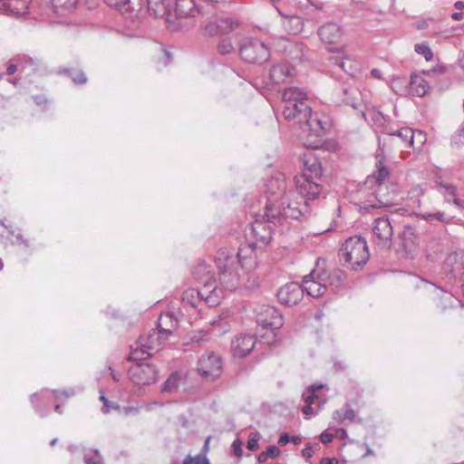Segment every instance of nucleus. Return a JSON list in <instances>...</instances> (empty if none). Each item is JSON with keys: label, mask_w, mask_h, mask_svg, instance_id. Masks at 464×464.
Here are the masks:
<instances>
[{"label": "nucleus", "mask_w": 464, "mask_h": 464, "mask_svg": "<svg viewBox=\"0 0 464 464\" xmlns=\"http://www.w3.org/2000/svg\"><path fill=\"white\" fill-rule=\"evenodd\" d=\"M260 435L258 432H251L248 437V440L246 443V448L251 451H256L259 449V441Z\"/></svg>", "instance_id": "obj_48"}, {"label": "nucleus", "mask_w": 464, "mask_h": 464, "mask_svg": "<svg viewBox=\"0 0 464 464\" xmlns=\"http://www.w3.org/2000/svg\"><path fill=\"white\" fill-rule=\"evenodd\" d=\"M182 375L179 372H173L169 374L167 380L160 387L161 394H173L176 393L182 382Z\"/></svg>", "instance_id": "obj_30"}, {"label": "nucleus", "mask_w": 464, "mask_h": 464, "mask_svg": "<svg viewBox=\"0 0 464 464\" xmlns=\"http://www.w3.org/2000/svg\"><path fill=\"white\" fill-rule=\"evenodd\" d=\"M414 50L417 53L423 55L427 62L431 61L433 58V53L431 49L425 44H415Z\"/></svg>", "instance_id": "obj_46"}, {"label": "nucleus", "mask_w": 464, "mask_h": 464, "mask_svg": "<svg viewBox=\"0 0 464 464\" xmlns=\"http://www.w3.org/2000/svg\"><path fill=\"white\" fill-rule=\"evenodd\" d=\"M222 299V290L214 286L209 289L208 286H201L199 289L188 288L182 294V302L193 308H198L200 304L213 307L219 304Z\"/></svg>", "instance_id": "obj_6"}, {"label": "nucleus", "mask_w": 464, "mask_h": 464, "mask_svg": "<svg viewBox=\"0 0 464 464\" xmlns=\"http://www.w3.org/2000/svg\"><path fill=\"white\" fill-rule=\"evenodd\" d=\"M151 345H146L142 343L140 344L137 343L135 348H131V352L128 357L129 361L137 362H144L143 361L150 358L151 356L150 353H148V349H150Z\"/></svg>", "instance_id": "obj_32"}, {"label": "nucleus", "mask_w": 464, "mask_h": 464, "mask_svg": "<svg viewBox=\"0 0 464 464\" xmlns=\"http://www.w3.org/2000/svg\"><path fill=\"white\" fill-rule=\"evenodd\" d=\"M141 13H145V0H126V12L131 18L139 17Z\"/></svg>", "instance_id": "obj_34"}, {"label": "nucleus", "mask_w": 464, "mask_h": 464, "mask_svg": "<svg viewBox=\"0 0 464 464\" xmlns=\"http://www.w3.org/2000/svg\"><path fill=\"white\" fill-rule=\"evenodd\" d=\"M32 0H2V10L14 16H22L28 13Z\"/></svg>", "instance_id": "obj_22"}, {"label": "nucleus", "mask_w": 464, "mask_h": 464, "mask_svg": "<svg viewBox=\"0 0 464 464\" xmlns=\"http://www.w3.org/2000/svg\"><path fill=\"white\" fill-rule=\"evenodd\" d=\"M130 379L138 385L154 383L158 377V370L148 362H137L129 369Z\"/></svg>", "instance_id": "obj_11"}, {"label": "nucleus", "mask_w": 464, "mask_h": 464, "mask_svg": "<svg viewBox=\"0 0 464 464\" xmlns=\"http://www.w3.org/2000/svg\"><path fill=\"white\" fill-rule=\"evenodd\" d=\"M108 5L113 6L123 14L126 12V0H106Z\"/></svg>", "instance_id": "obj_53"}, {"label": "nucleus", "mask_w": 464, "mask_h": 464, "mask_svg": "<svg viewBox=\"0 0 464 464\" xmlns=\"http://www.w3.org/2000/svg\"><path fill=\"white\" fill-rule=\"evenodd\" d=\"M169 10L167 0H145V13H149L154 17H163Z\"/></svg>", "instance_id": "obj_28"}, {"label": "nucleus", "mask_w": 464, "mask_h": 464, "mask_svg": "<svg viewBox=\"0 0 464 464\" xmlns=\"http://www.w3.org/2000/svg\"><path fill=\"white\" fill-rule=\"evenodd\" d=\"M429 84L422 77L412 75L410 81V92L418 97H422L426 94Z\"/></svg>", "instance_id": "obj_31"}, {"label": "nucleus", "mask_w": 464, "mask_h": 464, "mask_svg": "<svg viewBox=\"0 0 464 464\" xmlns=\"http://www.w3.org/2000/svg\"><path fill=\"white\" fill-rule=\"evenodd\" d=\"M401 246L407 258H413L418 252V233L414 227L404 225L401 233Z\"/></svg>", "instance_id": "obj_18"}, {"label": "nucleus", "mask_w": 464, "mask_h": 464, "mask_svg": "<svg viewBox=\"0 0 464 464\" xmlns=\"http://www.w3.org/2000/svg\"><path fill=\"white\" fill-rule=\"evenodd\" d=\"M198 373L206 381H214L222 373L221 357L214 352L202 354L198 363Z\"/></svg>", "instance_id": "obj_9"}, {"label": "nucleus", "mask_w": 464, "mask_h": 464, "mask_svg": "<svg viewBox=\"0 0 464 464\" xmlns=\"http://www.w3.org/2000/svg\"><path fill=\"white\" fill-rule=\"evenodd\" d=\"M231 448H232V450H233L234 454L237 457H238V458L242 457V455H243L242 442H241V440L239 439H236L232 442Z\"/></svg>", "instance_id": "obj_54"}, {"label": "nucleus", "mask_w": 464, "mask_h": 464, "mask_svg": "<svg viewBox=\"0 0 464 464\" xmlns=\"http://www.w3.org/2000/svg\"><path fill=\"white\" fill-rule=\"evenodd\" d=\"M100 400L103 402V405L102 407V411L103 413H105V414L108 413L109 412V409H110L108 399L105 397V395L102 394L100 396Z\"/></svg>", "instance_id": "obj_59"}, {"label": "nucleus", "mask_w": 464, "mask_h": 464, "mask_svg": "<svg viewBox=\"0 0 464 464\" xmlns=\"http://www.w3.org/2000/svg\"><path fill=\"white\" fill-rule=\"evenodd\" d=\"M421 218L426 221L439 220L442 223H450L452 220V217L447 218L445 217L443 212H434V213H424L420 215Z\"/></svg>", "instance_id": "obj_43"}, {"label": "nucleus", "mask_w": 464, "mask_h": 464, "mask_svg": "<svg viewBox=\"0 0 464 464\" xmlns=\"http://www.w3.org/2000/svg\"><path fill=\"white\" fill-rule=\"evenodd\" d=\"M426 133L422 130H413L411 129V140L409 147H412L413 149H420L422 145L426 142Z\"/></svg>", "instance_id": "obj_39"}, {"label": "nucleus", "mask_w": 464, "mask_h": 464, "mask_svg": "<svg viewBox=\"0 0 464 464\" xmlns=\"http://www.w3.org/2000/svg\"><path fill=\"white\" fill-rule=\"evenodd\" d=\"M276 296L279 303L283 305H295L304 297L303 285L296 282L287 283L278 289Z\"/></svg>", "instance_id": "obj_13"}, {"label": "nucleus", "mask_w": 464, "mask_h": 464, "mask_svg": "<svg viewBox=\"0 0 464 464\" xmlns=\"http://www.w3.org/2000/svg\"><path fill=\"white\" fill-rule=\"evenodd\" d=\"M239 55L248 63L262 64L268 61L270 50L265 43L257 39H249L240 45Z\"/></svg>", "instance_id": "obj_7"}, {"label": "nucleus", "mask_w": 464, "mask_h": 464, "mask_svg": "<svg viewBox=\"0 0 464 464\" xmlns=\"http://www.w3.org/2000/svg\"><path fill=\"white\" fill-rule=\"evenodd\" d=\"M333 420L338 424L344 423L345 421H357L359 423L362 421V418L357 417L355 411L348 402L344 403L342 409L334 411Z\"/></svg>", "instance_id": "obj_27"}, {"label": "nucleus", "mask_w": 464, "mask_h": 464, "mask_svg": "<svg viewBox=\"0 0 464 464\" xmlns=\"http://www.w3.org/2000/svg\"><path fill=\"white\" fill-rule=\"evenodd\" d=\"M411 128L403 127L394 131L386 132L385 134L390 137H397L405 147H409L411 140Z\"/></svg>", "instance_id": "obj_38"}, {"label": "nucleus", "mask_w": 464, "mask_h": 464, "mask_svg": "<svg viewBox=\"0 0 464 464\" xmlns=\"http://www.w3.org/2000/svg\"><path fill=\"white\" fill-rule=\"evenodd\" d=\"M18 63L23 70H28L30 72H34L37 70L38 61L27 55L19 56Z\"/></svg>", "instance_id": "obj_40"}, {"label": "nucleus", "mask_w": 464, "mask_h": 464, "mask_svg": "<svg viewBox=\"0 0 464 464\" xmlns=\"http://www.w3.org/2000/svg\"><path fill=\"white\" fill-rule=\"evenodd\" d=\"M175 12L180 17H195L200 9L196 0H176Z\"/></svg>", "instance_id": "obj_26"}, {"label": "nucleus", "mask_w": 464, "mask_h": 464, "mask_svg": "<svg viewBox=\"0 0 464 464\" xmlns=\"http://www.w3.org/2000/svg\"><path fill=\"white\" fill-rule=\"evenodd\" d=\"M215 264L219 274L220 286L218 288L222 290L223 297L224 291L232 292L239 286V253L227 248L220 249L215 257Z\"/></svg>", "instance_id": "obj_3"}, {"label": "nucleus", "mask_w": 464, "mask_h": 464, "mask_svg": "<svg viewBox=\"0 0 464 464\" xmlns=\"http://www.w3.org/2000/svg\"><path fill=\"white\" fill-rule=\"evenodd\" d=\"M179 320L173 312L161 313L158 319L157 329L159 339L166 340L168 336L177 329Z\"/></svg>", "instance_id": "obj_20"}, {"label": "nucleus", "mask_w": 464, "mask_h": 464, "mask_svg": "<svg viewBox=\"0 0 464 464\" xmlns=\"http://www.w3.org/2000/svg\"><path fill=\"white\" fill-rule=\"evenodd\" d=\"M287 121H295L301 125L303 133L306 136L304 144L306 147L317 149L321 145V138L325 132V122L313 113L307 104V95L297 87L286 88L282 93L280 108Z\"/></svg>", "instance_id": "obj_2"}, {"label": "nucleus", "mask_w": 464, "mask_h": 464, "mask_svg": "<svg viewBox=\"0 0 464 464\" xmlns=\"http://www.w3.org/2000/svg\"><path fill=\"white\" fill-rule=\"evenodd\" d=\"M437 189L443 195L445 201L450 203L451 200L457 196L456 187L437 179L435 181Z\"/></svg>", "instance_id": "obj_35"}, {"label": "nucleus", "mask_w": 464, "mask_h": 464, "mask_svg": "<svg viewBox=\"0 0 464 464\" xmlns=\"http://www.w3.org/2000/svg\"><path fill=\"white\" fill-rule=\"evenodd\" d=\"M256 323L264 328L276 330L283 326L284 317L276 307L262 305L256 311Z\"/></svg>", "instance_id": "obj_12"}, {"label": "nucleus", "mask_w": 464, "mask_h": 464, "mask_svg": "<svg viewBox=\"0 0 464 464\" xmlns=\"http://www.w3.org/2000/svg\"><path fill=\"white\" fill-rule=\"evenodd\" d=\"M338 460L335 458H323L320 460V464H337Z\"/></svg>", "instance_id": "obj_61"}, {"label": "nucleus", "mask_w": 464, "mask_h": 464, "mask_svg": "<svg viewBox=\"0 0 464 464\" xmlns=\"http://www.w3.org/2000/svg\"><path fill=\"white\" fill-rule=\"evenodd\" d=\"M377 169L369 176L364 183L366 188H372L373 185H379L381 183H385V179L389 177L390 171L389 169L383 166L382 161L379 160L377 163Z\"/></svg>", "instance_id": "obj_29"}, {"label": "nucleus", "mask_w": 464, "mask_h": 464, "mask_svg": "<svg viewBox=\"0 0 464 464\" xmlns=\"http://www.w3.org/2000/svg\"><path fill=\"white\" fill-rule=\"evenodd\" d=\"M330 60L332 61L333 63H334L335 65H337L338 67H340L341 69L345 71V62L343 61V59L342 57H339V56L332 57Z\"/></svg>", "instance_id": "obj_57"}, {"label": "nucleus", "mask_w": 464, "mask_h": 464, "mask_svg": "<svg viewBox=\"0 0 464 464\" xmlns=\"http://www.w3.org/2000/svg\"><path fill=\"white\" fill-rule=\"evenodd\" d=\"M192 276L196 281L202 284V286H208L214 289L217 285L214 274L205 261L198 262L192 269Z\"/></svg>", "instance_id": "obj_21"}, {"label": "nucleus", "mask_w": 464, "mask_h": 464, "mask_svg": "<svg viewBox=\"0 0 464 464\" xmlns=\"http://www.w3.org/2000/svg\"><path fill=\"white\" fill-rule=\"evenodd\" d=\"M451 18L455 21H460L464 18V14L461 12H454L451 14Z\"/></svg>", "instance_id": "obj_62"}, {"label": "nucleus", "mask_w": 464, "mask_h": 464, "mask_svg": "<svg viewBox=\"0 0 464 464\" xmlns=\"http://www.w3.org/2000/svg\"><path fill=\"white\" fill-rule=\"evenodd\" d=\"M322 168L318 160L312 155L305 156L304 161V169L301 175L295 177V182L301 181V178L305 179L307 183L313 185H320L317 180L321 179Z\"/></svg>", "instance_id": "obj_15"}, {"label": "nucleus", "mask_w": 464, "mask_h": 464, "mask_svg": "<svg viewBox=\"0 0 464 464\" xmlns=\"http://www.w3.org/2000/svg\"><path fill=\"white\" fill-rule=\"evenodd\" d=\"M373 241L382 249H390L392 246L393 227L386 217L374 219L372 224Z\"/></svg>", "instance_id": "obj_10"}, {"label": "nucleus", "mask_w": 464, "mask_h": 464, "mask_svg": "<svg viewBox=\"0 0 464 464\" xmlns=\"http://www.w3.org/2000/svg\"><path fill=\"white\" fill-rule=\"evenodd\" d=\"M313 454V447L310 444H307L302 450V455L307 459L312 458Z\"/></svg>", "instance_id": "obj_58"}, {"label": "nucleus", "mask_w": 464, "mask_h": 464, "mask_svg": "<svg viewBox=\"0 0 464 464\" xmlns=\"http://www.w3.org/2000/svg\"><path fill=\"white\" fill-rule=\"evenodd\" d=\"M280 450L275 445H270L267 447L266 450L262 451L257 456V461L259 463L266 462L269 458L275 459L280 454Z\"/></svg>", "instance_id": "obj_41"}, {"label": "nucleus", "mask_w": 464, "mask_h": 464, "mask_svg": "<svg viewBox=\"0 0 464 464\" xmlns=\"http://www.w3.org/2000/svg\"><path fill=\"white\" fill-rule=\"evenodd\" d=\"M373 186L375 187L374 191L357 204L359 212L362 214L369 213L374 208H389L395 205L397 191L394 185L385 182Z\"/></svg>", "instance_id": "obj_5"}, {"label": "nucleus", "mask_w": 464, "mask_h": 464, "mask_svg": "<svg viewBox=\"0 0 464 464\" xmlns=\"http://www.w3.org/2000/svg\"><path fill=\"white\" fill-rule=\"evenodd\" d=\"M74 390L73 389H68V390H53V394L56 400H66L72 396L74 395Z\"/></svg>", "instance_id": "obj_51"}, {"label": "nucleus", "mask_w": 464, "mask_h": 464, "mask_svg": "<svg viewBox=\"0 0 464 464\" xmlns=\"http://www.w3.org/2000/svg\"><path fill=\"white\" fill-rule=\"evenodd\" d=\"M17 71V65L16 64H9L6 68V73L9 75L14 74Z\"/></svg>", "instance_id": "obj_63"}, {"label": "nucleus", "mask_w": 464, "mask_h": 464, "mask_svg": "<svg viewBox=\"0 0 464 464\" xmlns=\"http://www.w3.org/2000/svg\"><path fill=\"white\" fill-rule=\"evenodd\" d=\"M256 345V338L250 334L237 335L231 341V348L234 354L238 357H245L248 355Z\"/></svg>", "instance_id": "obj_19"}, {"label": "nucleus", "mask_w": 464, "mask_h": 464, "mask_svg": "<svg viewBox=\"0 0 464 464\" xmlns=\"http://www.w3.org/2000/svg\"><path fill=\"white\" fill-rule=\"evenodd\" d=\"M296 74L295 68L286 63L282 62L271 66L269 70V79L271 85L285 84L292 82ZM269 85V83H267Z\"/></svg>", "instance_id": "obj_14"}, {"label": "nucleus", "mask_w": 464, "mask_h": 464, "mask_svg": "<svg viewBox=\"0 0 464 464\" xmlns=\"http://www.w3.org/2000/svg\"><path fill=\"white\" fill-rule=\"evenodd\" d=\"M333 440H334V435L332 433L327 432V431H324L320 435V440L324 444L330 443V442L333 441Z\"/></svg>", "instance_id": "obj_56"}, {"label": "nucleus", "mask_w": 464, "mask_h": 464, "mask_svg": "<svg viewBox=\"0 0 464 464\" xmlns=\"http://www.w3.org/2000/svg\"><path fill=\"white\" fill-rule=\"evenodd\" d=\"M85 464H103L102 457L97 450H90L84 454Z\"/></svg>", "instance_id": "obj_45"}, {"label": "nucleus", "mask_w": 464, "mask_h": 464, "mask_svg": "<svg viewBox=\"0 0 464 464\" xmlns=\"http://www.w3.org/2000/svg\"><path fill=\"white\" fill-rule=\"evenodd\" d=\"M453 204L458 207L459 208H464L463 201L457 198V196L451 200Z\"/></svg>", "instance_id": "obj_64"}, {"label": "nucleus", "mask_w": 464, "mask_h": 464, "mask_svg": "<svg viewBox=\"0 0 464 464\" xmlns=\"http://www.w3.org/2000/svg\"><path fill=\"white\" fill-rule=\"evenodd\" d=\"M218 52L221 55L231 53L234 51L232 41L229 37L222 38L218 44Z\"/></svg>", "instance_id": "obj_44"}, {"label": "nucleus", "mask_w": 464, "mask_h": 464, "mask_svg": "<svg viewBox=\"0 0 464 464\" xmlns=\"http://www.w3.org/2000/svg\"><path fill=\"white\" fill-rule=\"evenodd\" d=\"M324 386L322 384L311 385L302 394V399L305 402V405L302 409V411L304 415H313L314 413V409L312 407L313 404H316L318 410H321L324 404L325 403V399L322 398L319 395V391Z\"/></svg>", "instance_id": "obj_17"}, {"label": "nucleus", "mask_w": 464, "mask_h": 464, "mask_svg": "<svg viewBox=\"0 0 464 464\" xmlns=\"http://www.w3.org/2000/svg\"><path fill=\"white\" fill-rule=\"evenodd\" d=\"M340 260L353 270H358L366 265L370 258L368 245L361 236L351 237L345 240L339 252Z\"/></svg>", "instance_id": "obj_4"}, {"label": "nucleus", "mask_w": 464, "mask_h": 464, "mask_svg": "<svg viewBox=\"0 0 464 464\" xmlns=\"http://www.w3.org/2000/svg\"><path fill=\"white\" fill-rule=\"evenodd\" d=\"M217 22L218 24L219 31L221 34H227L231 33L233 30L238 27L239 23L237 19L233 18H217Z\"/></svg>", "instance_id": "obj_37"}, {"label": "nucleus", "mask_w": 464, "mask_h": 464, "mask_svg": "<svg viewBox=\"0 0 464 464\" xmlns=\"http://www.w3.org/2000/svg\"><path fill=\"white\" fill-rule=\"evenodd\" d=\"M320 39L328 44L338 42L342 37V29L335 23H328L318 29Z\"/></svg>", "instance_id": "obj_23"}, {"label": "nucleus", "mask_w": 464, "mask_h": 464, "mask_svg": "<svg viewBox=\"0 0 464 464\" xmlns=\"http://www.w3.org/2000/svg\"><path fill=\"white\" fill-rule=\"evenodd\" d=\"M450 142L452 146L456 145L458 147L464 142V127L451 137Z\"/></svg>", "instance_id": "obj_52"}, {"label": "nucleus", "mask_w": 464, "mask_h": 464, "mask_svg": "<svg viewBox=\"0 0 464 464\" xmlns=\"http://www.w3.org/2000/svg\"><path fill=\"white\" fill-rule=\"evenodd\" d=\"M321 275L323 276V277H321L320 279L324 281L328 288H330L334 292L341 288L344 285L346 279L345 273L338 268L329 271L328 274L324 273Z\"/></svg>", "instance_id": "obj_25"}, {"label": "nucleus", "mask_w": 464, "mask_h": 464, "mask_svg": "<svg viewBox=\"0 0 464 464\" xmlns=\"http://www.w3.org/2000/svg\"><path fill=\"white\" fill-rule=\"evenodd\" d=\"M273 47L276 52L287 54L290 57L293 56L294 51L301 52V46L295 42L291 41L289 38L285 36H276L272 39Z\"/></svg>", "instance_id": "obj_24"}, {"label": "nucleus", "mask_w": 464, "mask_h": 464, "mask_svg": "<svg viewBox=\"0 0 464 464\" xmlns=\"http://www.w3.org/2000/svg\"><path fill=\"white\" fill-rule=\"evenodd\" d=\"M183 464H208V459L205 455L198 454L196 457L187 456Z\"/></svg>", "instance_id": "obj_49"}, {"label": "nucleus", "mask_w": 464, "mask_h": 464, "mask_svg": "<svg viewBox=\"0 0 464 464\" xmlns=\"http://www.w3.org/2000/svg\"><path fill=\"white\" fill-rule=\"evenodd\" d=\"M205 34L210 36L221 34L217 19L215 21L209 22L205 26Z\"/></svg>", "instance_id": "obj_50"}, {"label": "nucleus", "mask_w": 464, "mask_h": 464, "mask_svg": "<svg viewBox=\"0 0 464 464\" xmlns=\"http://www.w3.org/2000/svg\"><path fill=\"white\" fill-rule=\"evenodd\" d=\"M321 277L323 276L315 270L305 276L302 285L304 293L306 292L307 295L316 298L323 296L328 290V286L324 281L320 279Z\"/></svg>", "instance_id": "obj_16"}, {"label": "nucleus", "mask_w": 464, "mask_h": 464, "mask_svg": "<svg viewBox=\"0 0 464 464\" xmlns=\"http://www.w3.org/2000/svg\"><path fill=\"white\" fill-rule=\"evenodd\" d=\"M290 22L295 24L296 25V30L299 31L302 29L303 27V23H302V20L299 16H294L290 19Z\"/></svg>", "instance_id": "obj_60"}, {"label": "nucleus", "mask_w": 464, "mask_h": 464, "mask_svg": "<svg viewBox=\"0 0 464 464\" xmlns=\"http://www.w3.org/2000/svg\"><path fill=\"white\" fill-rule=\"evenodd\" d=\"M342 92V93L343 94V98L340 101H335L336 103L338 104H347V105H351L353 108H356V102H355V100L354 98L352 97V92H355L353 90H351L349 88H346V87H343L342 89H340L338 92H337V94H339L340 92Z\"/></svg>", "instance_id": "obj_42"}, {"label": "nucleus", "mask_w": 464, "mask_h": 464, "mask_svg": "<svg viewBox=\"0 0 464 464\" xmlns=\"http://www.w3.org/2000/svg\"><path fill=\"white\" fill-rule=\"evenodd\" d=\"M60 73L65 74L71 78L72 82L76 85H82L87 82V76L82 70L78 69H63Z\"/></svg>", "instance_id": "obj_36"}, {"label": "nucleus", "mask_w": 464, "mask_h": 464, "mask_svg": "<svg viewBox=\"0 0 464 464\" xmlns=\"http://www.w3.org/2000/svg\"><path fill=\"white\" fill-rule=\"evenodd\" d=\"M265 219H266L265 218ZM273 223L267 220L261 221L256 219L246 228V237L249 242V246L256 248L266 246L272 238V227Z\"/></svg>", "instance_id": "obj_8"}, {"label": "nucleus", "mask_w": 464, "mask_h": 464, "mask_svg": "<svg viewBox=\"0 0 464 464\" xmlns=\"http://www.w3.org/2000/svg\"><path fill=\"white\" fill-rule=\"evenodd\" d=\"M295 182V189L285 190L284 179H271L266 184L267 198L264 218L275 227L284 226L287 218H306L310 213V202L316 199L322 192L321 185H311L301 178Z\"/></svg>", "instance_id": "obj_1"}, {"label": "nucleus", "mask_w": 464, "mask_h": 464, "mask_svg": "<svg viewBox=\"0 0 464 464\" xmlns=\"http://www.w3.org/2000/svg\"><path fill=\"white\" fill-rule=\"evenodd\" d=\"M288 442H292L295 445H298L302 442V438L300 436H290L288 433H283L278 440V444L283 447L286 445Z\"/></svg>", "instance_id": "obj_47"}, {"label": "nucleus", "mask_w": 464, "mask_h": 464, "mask_svg": "<svg viewBox=\"0 0 464 464\" xmlns=\"http://www.w3.org/2000/svg\"><path fill=\"white\" fill-rule=\"evenodd\" d=\"M452 299V295L450 294H444L440 298V304H439V307L440 308L441 312H444L447 308V303H450Z\"/></svg>", "instance_id": "obj_55"}, {"label": "nucleus", "mask_w": 464, "mask_h": 464, "mask_svg": "<svg viewBox=\"0 0 464 464\" xmlns=\"http://www.w3.org/2000/svg\"><path fill=\"white\" fill-rule=\"evenodd\" d=\"M54 12L64 14L72 12L77 5L79 0H50Z\"/></svg>", "instance_id": "obj_33"}]
</instances>
